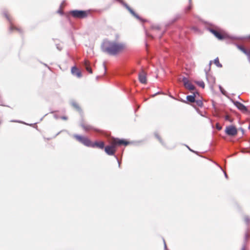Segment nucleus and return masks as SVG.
<instances>
[{
	"mask_svg": "<svg viewBox=\"0 0 250 250\" xmlns=\"http://www.w3.org/2000/svg\"><path fill=\"white\" fill-rule=\"evenodd\" d=\"M125 47V44L123 42L108 40H104L101 46L102 51L110 55H116L121 53Z\"/></svg>",
	"mask_w": 250,
	"mask_h": 250,
	"instance_id": "1",
	"label": "nucleus"
},
{
	"mask_svg": "<svg viewBox=\"0 0 250 250\" xmlns=\"http://www.w3.org/2000/svg\"><path fill=\"white\" fill-rule=\"evenodd\" d=\"M111 146H107L105 147L104 150L107 154L112 155L114 154L115 151V147L116 145H124L126 146L129 144V142L124 140L113 139L111 141Z\"/></svg>",
	"mask_w": 250,
	"mask_h": 250,
	"instance_id": "2",
	"label": "nucleus"
},
{
	"mask_svg": "<svg viewBox=\"0 0 250 250\" xmlns=\"http://www.w3.org/2000/svg\"><path fill=\"white\" fill-rule=\"evenodd\" d=\"M74 137L80 142L82 143L83 145L87 146H91V147H98L100 148H103L104 146V143L103 142H100L99 143L96 142L95 143H92L89 140H88L87 138L79 136V135H75Z\"/></svg>",
	"mask_w": 250,
	"mask_h": 250,
	"instance_id": "3",
	"label": "nucleus"
},
{
	"mask_svg": "<svg viewBox=\"0 0 250 250\" xmlns=\"http://www.w3.org/2000/svg\"><path fill=\"white\" fill-rule=\"evenodd\" d=\"M88 12L83 10H72L70 11L71 14L74 18L78 19H83L87 16Z\"/></svg>",
	"mask_w": 250,
	"mask_h": 250,
	"instance_id": "4",
	"label": "nucleus"
},
{
	"mask_svg": "<svg viewBox=\"0 0 250 250\" xmlns=\"http://www.w3.org/2000/svg\"><path fill=\"white\" fill-rule=\"evenodd\" d=\"M226 133L229 136H235L237 134V129L233 125H229L226 127Z\"/></svg>",
	"mask_w": 250,
	"mask_h": 250,
	"instance_id": "5",
	"label": "nucleus"
},
{
	"mask_svg": "<svg viewBox=\"0 0 250 250\" xmlns=\"http://www.w3.org/2000/svg\"><path fill=\"white\" fill-rule=\"evenodd\" d=\"M71 72L72 74L76 77H82L81 71L77 67L73 66L71 68Z\"/></svg>",
	"mask_w": 250,
	"mask_h": 250,
	"instance_id": "6",
	"label": "nucleus"
},
{
	"mask_svg": "<svg viewBox=\"0 0 250 250\" xmlns=\"http://www.w3.org/2000/svg\"><path fill=\"white\" fill-rule=\"evenodd\" d=\"M183 83L187 89L189 90H193L194 89V86L190 83L188 79H183Z\"/></svg>",
	"mask_w": 250,
	"mask_h": 250,
	"instance_id": "7",
	"label": "nucleus"
},
{
	"mask_svg": "<svg viewBox=\"0 0 250 250\" xmlns=\"http://www.w3.org/2000/svg\"><path fill=\"white\" fill-rule=\"evenodd\" d=\"M121 2L123 4V5L128 10V11L130 13V14H132V16H133L134 17H135L136 19L138 20H141V18L140 17L136 14L134 11L125 3H124L123 1H121Z\"/></svg>",
	"mask_w": 250,
	"mask_h": 250,
	"instance_id": "8",
	"label": "nucleus"
},
{
	"mask_svg": "<svg viewBox=\"0 0 250 250\" xmlns=\"http://www.w3.org/2000/svg\"><path fill=\"white\" fill-rule=\"evenodd\" d=\"M82 66L84 68L88 73H92V69L89 61H85L82 64Z\"/></svg>",
	"mask_w": 250,
	"mask_h": 250,
	"instance_id": "9",
	"label": "nucleus"
},
{
	"mask_svg": "<svg viewBox=\"0 0 250 250\" xmlns=\"http://www.w3.org/2000/svg\"><path fill=\"white\" fill-rule=\"evenodd\" d=\"M236 46L238 49H239L248 56L249 61L250 62V50H247L242 46L238 44H237Z\"/></svg>",
	"mask_w": 250,
	"mask_h": 250,
	"instance_id": "10",
	"label": "nucleus"
},
{
	"mask_svg": "<svg viewBox=\"0 0 250 250\" xmlns=\"http://www.w3.org/2000/svg\"><path fill=\"white\" fill-rule=\"evenodd\" d=\"M209 31L218 39L222 40L224 38L223 35H222L221 33H220L216 30H215L214 29H212V28H210Z\"/></svg>",
	"mask_w": 250,
	"mask_h": 250,
	"instance_id": "11",
	"label": "nucleus"
},
{
	"mask_svg": "<svg viewBox=\"0 0 250 250\" xmlns=\"http://www.w3.org/2000/svg\"><path fill=\"white\" fill-rule=\"evenodd\" d=\"M234 104L238 109L241 111L245 112L247 111L246 107L242 104L238 102H234Z\"/></svg>",
	"mask_w": 250,
	"mask_h": 250,
	"instance_id": "12",
	"label": "nucleus"
},
{
	"mask_svg": "<svg viewBox=\"0 0 250 250\" xmlns=\"http://www.w3.org/2000/svg\"><path fill=\"white\" fill-rule=\"evenodd\" d=\"M187 99L190 102H194L195 101V95H189L187 97Z\"/></svg>",
	"mask_w": 250,
	"mask_h": 250,
	"instance_id": "13",
	"label": "nucleus"
},
{
	"mask_svg": "<svg viewBox=\"0 0 250 250\" xmlns=\"http://www.w3.org/2000/svg\"><path fill=\"white\" fill-rule=\"evenodd\" d=\"M214 63L218 67H222V65L220 63L218 58H216L213 61Z\"/></svg>",
	"mask_w": 250,
	"mask_h": 250,
	"instance_id": "14",
	"label": "nucleus"
},
{
	"mask_svg": "<svg viewBox=\"0 0 250 250\" xmlns=\"http://www.w3.org/2000/svg\"><path fill=\"white\" fill-rule=\"evenodd\" d=\"M146 74L145 71L142 70L139 74V78H146Z\"/></svg>",
	"mask_w": 250,
	"mask_h": 250,
	"instance_id": "15",
	"label": "nucleus"
},
{
	"mask_svg": "<svg viewBox=\"0 0 250 250\" xmlns=\"http://www.w3.org/2000/svg\"><path fill=\"white\" fill-rule=\"evenodd\" d=\"M10 30L11 31H13V30H16V31H17L20 32H21V29H20V28H18V27H15V26H14L13 25H11L10 27Z\"/></svg>",
	"mask_w": 250,
	"mask_h": 250,
	"instance_id": "16",
	"label": "nucleus"
},
{
	"mask_svg": "<svg viewBox=\"0 0 250 250\" xmlns=\"http://www.w3.org/2000/svg\"><path fill=\"white\" fill-rule=\"evenodd\" d=\"M199 86H201L202 88H204L205 86V84L204 82L202 80H199L196 81L195 82Z\"/></svg>",
	"mask_w": 250,
	"mask_h": 250,
	"instance_id": "17",
	"label": "nucleus"
},
{
	"mask_svg": "<svg viewBox=\"0 0 250 250\" xmlns=\"http://www.w3.org/2000/svg\"><path fill=\"white\" fill-rule=\"evenodd\" d=\"M219 89L220 90V91L221 92V93L224 95H226V91H225V90L221 87V86L219 85Z\"/></svg>",
	"mask_w": 250,
	"mask_h": 250,
	"instance_id": "18",
	"label": "nucleus"
},
{
	"mask_svg": "<svg viewBox=\"0 0 250 250\" xmlns=\"http://www.w3.org/2000/svg\"><path fill=\"white\" fill-rule=\"evenodd\" d=\"M139 80L142 83H147V79H139Z\"/></svg>",
	"mask_w": 250,
	"mask_h": 250,
	"instance_id": "19",
	"label": "nucleus"
},
{
	"mask_svg": "<svg viewBox=\"0 0 250 250\" xmlns=\"http://www.w3.org/2000/svg\"><path fill=\"white\" fill-rule=\"evenodd\" d=\"M72 104L76 108H79L78 105H77V104L76 103L73 102V103H72Z\"/></svg>",
	"mask_w": 250,
	"mask_h": 250,
	"instance_id": "20",
	"label": "nucleus"
},
{
	"mask_svg": "<svg viewBox=\"0 0 250 250\" xmlns=\"http://www.w3.org/2000/svg\"><path fill=\"white\" fill-rule=\"evenodd\" d=\"M190 9H191V6H189L186 8V11L188 12V11H189L190 10Z\"/></svg>",
	"mask_w": 250,
	"mask_h": 250,
	"instance_id": "21",
	"label": "nucleus"
},
{
	"mask_svg": "<svg viewBox=\"0 0 250 250\" xmlns=\"http://www.w3.org/2000/svg\"><path fill=\"white\" fill-rule=\"evenodd\" d=\"M212 62V61H210L209 62V64H208V66H209V68H208V69H209V70L210 69V66H211V65Z\"/></svg>",
	"mask_w": 250,
	"mask_h": 250,
	"instance_id": "22",
	"label": "nucleus"
},
{
	"mask_svg": "<svg viewBox=\"0 0 250 250\" xmlns=\"http://www.w3.org/2000/svg\"><path fill=\"white\" fill-rule=\"evenodd\" d=\"M5 17L7 19V20L10 21L9 18L7 14L5 15Z\"/></svg>",
	"mask_w": 250,
	"mask_h": 250,
	"instance_id": "23",
	"label": "nucleus"
},
{
	"mask_svg": "<svg viewBox=\"0 0 250 250\" xmlns=\"http://www.w3.org/2000/svg\"><path fill=\"white\" fill-rule=\"evenodd\" d=\"M217 128L218 129L220 130L221 129V127H220L219 126H217Z\"/></svg>",
	"mask_w": 250,
	"mask_h": 250,
	"instance_id": "24",
	"label": "nucleus"
},
{
	"mask_svg": "<svg viewBox=\"0 0 250 250\" xmlns=\"http://www.w3.org/2000/svg\"><path fill=\"white\" fill-rule=\"evenodd\" d=\"M159 93H159V92H158V93H156V94H154V95H153L152 96V97H154L156 95H157V94H159Z\"/></svg>",
	"mask_w": 250,
	"mask_h": 250,
	"instance_id": "25",
	"label": "nucleus"
},
{
	"mask_svg": "<svg viewBox=\"0 0 250 250\" xmlns=\"http://www.w3.org/2000/svg\"><path fill=\"white\" fill-rule=\"evenodd\" d=\"M224 172V174H225V176L226 178H227V175L226 174V173L225 172Z\"/></svg>",
	"mask_w": 250,
	"mask_h": 250,
	"instance_id": "26",
	"label": "nucleus"
},
{
	"mask_svg": "<svg viewBox=\"0 0 250 250\" xmlns=\"http://www.w3.org/2000/svg\"><path fill=\"white\" fill-rule=\"evenodd\" d=\"M155 28H156V29H159V27L158 26H157V27L156 26V27H155Z\"/></svg>",
	"mask_w": 250,
	"mask_h": 250,
	"instance_id": "27",
	"label": "nucleus"
},
{
	"mask_svg": "<svg viewBox=\"0 0 250 250\" xmlns=\"http://www.w3.org/2000/svg\"><path fill=\"white\" fill-rule=\"evenodd\" d=\"M165 248H166V247H167V246H166V243H165Z\"/></svg>",
	"mask_w": 250,
	"mask_h": 250,
	"instance_id": "28",
	"label": "nucleus"
},
{
	"mask_svg": "<svg viewBox=\"0 0 250 250\" xmlns=\"http://www.w3.org/2000/svg\"><path fill=\"white\" fill-rule=\"evenodd\" d=\"M59 12L61 14H62V12L61 11H59Z\"/></svg>",
	"mask_w": 250,
	"mask_h": 250,
	"instance_id": "29",
	"label": "nucleus"
},
{
	"mask_svg": "<svg viewBox=\"0 0 250 250\" xmlns=\"http://www.w3.org/2000/svg\"><path fill=\"white\" fill-rule=\"evenodd\" d=\"M63 119H66V118L65 117H62V118Z\"/></svg>",
	"mask_w": 250,
	"mask_h": 250,
	"instance_id": "30",
	"label": "nucleus"
},
{
	"mask_svg": "<svg viewBox=\"0 0 250 250\" xmlns=\"http://www.w3.org/2000/svg\"><path fill=\"white\" fill-rule=\"evenodd\" d=\"M189 2H191V0H189Z\"/></svg>",
	"mask_w": 250,
	"mask_h": 250,
	"instance_id": "31",
	"label": "nucleus"
},
{
	"mask_svg": "<svg viewBox=\"0 0 250 250\" xmlns=\"http://www.w3.org/2000/svg\"><path fill=\"white\" fill-rule=\"evenodd\" d=\"M242 250H244V249H243Z\"/></svg>",
	"mask_w": 250,
	"mask_h": 250,
	"instance_id": "32",
	"label": "nucleus"
}]
</instances>
